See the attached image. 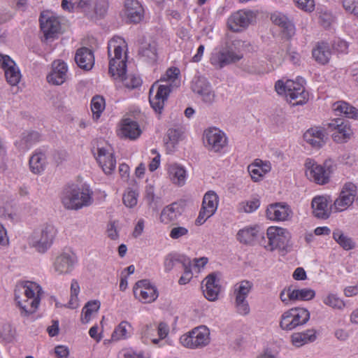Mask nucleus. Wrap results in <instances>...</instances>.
<instances>
[{
  "instance_id": "37998d69",
  "label": "nucleus",
  "mask_w": 358,
  "mask_h": 358,
  "mask_svg": "<svg viewBox=\"0 0 358 358\" xmlns=\"http://www.w3.org/2000/svg\"><path fill=\"white\" fill-rule=\"evenodd\" d=\"M182 133L183 131L181 127L171 128L167 131L166 136L168 140H165V145L169 152L173 151L175 146L180 141Z\"/></svg>"
},
{
  "instance_id": "c9c22d12",
  "label": "nucleus",
  "mask_w": 358,
  "mask_h": 358,
  "mask_svg": "<svg viewBox=\"0 0 358 358\" xmlns=\"http://www.w3.org/2000/svg\"><path fill=\"white\" fill-rule=\"evenodd\" d=\"M333 110L338 115H343L348 118L358 120V109L345 101H339L334 103Z\"/></svg>"
},
{
  "instance_id": "bf43d9fd",
  "label": "nucleus",
  "mask_w": 358,
  "mask_h": 358,
  "mask_svg": "<svg viewBox=\"0 0 358 358\" xmlns=\"http://www.w3.org/2000/svg\"><path fill=\"white\" fill-rule=\"evenodd\" d=\"M344 9L358 17V0H342Z\"/></svg>"
},
{
  "instance_id": "f704fd0d",
  "label": "nucleus",
  "mask_w": 358,
  "mask_h": 358,
  "mask_svg": "<svg viewBox=\"0 0 358 358\" xmlns=\"http://www.w3.org/2000/svg\"><path fill=\"white\" fill-rule=\"evenodd\" d=\"M312 55L316 62L321 64H326L329 62L331 55L329 44L324 42L318 43L313 50Z\"/></svg>"
},
{
  "instance_id": "bb28decb",
  "label": "nucleus",
  "mask_w": 358,
  "mask_h": 358,
  "mask_svg": "<svg viewBox=\"0 0 358 358\" xmlns=\"http://www.w3.org/2000/svg\"><path fill=\"white\" fill-rule=\"evenodd\" d=\"M75 62L77 65L85 71H90L94 64L93 52L86 47L78 48L75 55Z\"/></svg>"
},
{
  "instance_id": "0e129e2a",
  "label": "nucleus",
  "mask_w": 358,
  "mask_h": 358,
  "mask_svg": "<svg viewBox=\"0 0 358 358\" xmlns=\"http://www.w3.org/2000/svg\"><path fill=\"white\" fill-rule=\"evenodd\" d=\"M157 334L159 336V341L165 338L169 332V327L167 324L164 322H160L157 327Z\"/></svg>"
},
{
  "instance_id": "58836bf2",
  "label": "nucleus",
  "mask_w": 358,
  "mask_h": 358,
  "mask_svg": "<svg viewBox=\"0 0 358 358\" xmlns=\"http://www.w3.org/2000/svg\"><path fill=\"white\" fill-rule=\"evenodd\" d=\"M270 164L263 162L261 160H257L255 163L248 166V171L254 181L259 180L264 174L270 171Z\"/></svg>"
},
{
  "instance_id": "39448f33",
  "label": "nucleus",
  "mask_w": 358,
  "mask_h": 358,
  "mask_svg": "<svg viewBox=\"0 0 358 358\" xmlns=\"http://www.w3.org/2000/svg\"><path fill=\"white\" fill-rule=\"evenodd\" d=\"M62 202L69 210H78L89 206L93 202L92 192L87 187H70L64 190Z\"/></svg>"
},
{
  "instance_id": "a211bd4d",
  "label": "nucleus",
  "mask_w": 358,
  "mask_h": 358,
  "mask_svg": "<svg viewBox=\"0 0 358 358\" xmlns=\"http://www.w3.org/2000/svg\"><path fill=\"white\" fill-rule=\"evenodd\" d=\"M255 17V15L252 11L240 10L229 17L227 25L230 30L238 32L246 28Z\"/></svg>"
},
{
  "instance_id": "e2e57ef3",
  "label": "nucleus",
  "mask_w": 358,
  "mask_h": 358,
  "mask_svg": "<svg viewBox=\"0 0 358 358\" xmlns=\"http://www.w3.org/2000/svg\"><path fill=\"white\" fill-rule=\"evenodd\" d=\"M181 259L176 257L173 255L166 256L164 260V268L166 271H170L173 269L176 262H180Z\"/></svg>"
},
{
  "instance_id": "cd10ccee",
  "label": "nucleus",
  "mask_w": 358,
  "mask_h": 358,
  "mask_svg": "<svg viewBox=\"0 0 358 358\" xmlns=\"http://www.w3.org/2000/svg\"><path fill=\"white\" fill-rule=\"evenodd\" d=\"M271 21L282 29V33L287 39H290L295 34V27L293 22L288 17L280 13H275L271 16Z\"/></svg>"
},
{
  "instance_id": "7c9ffc66",
  "label": "nucleus",
  "mask_w": 358,
  "mask_h": 358,
  "mask_svg": "<svg viewBox=\"0 0 358 358\" xmlns=\"http://www.w3.org/2000/svg\"><path fill=\"white\" fill-rule=\"evenodd\" d=\"M317 339V331L314 329H309L304 331L296 332L291 335L290 342L296 348H300Z\"/></svg>"
},
{
  "instance_id": "4468645a",
  "label": "nucleus",
  "mask_w": 358,
  "mask_h": 358,
  "mask_svg": "<svg viewBox=\"0 0 358 358\" xmlns=\"http://www.w3.org/2000/svg\"><path fill=\"white\" fill-rule=\"evenodd\" d=\"M203 143L208 150L219 152L227 146V138L219 129L209 128L204 131Z\"/></svg>"
},
{
  "instance_id": "c85d7f7f",
  "label": "nucleus",
  "mask_w": 358,
  "mask_h": 358,
  "mask_svg": "<svg viewBox=\"0 0 358 358\" xmlns=\"http://www.w3.org/2000/svg\"><path fill=\"white\" fill-rule=\"evenodd\" d=\"M303 138L312 147L320 148L324 145L327 136L323 129L313 127L308 129L304 133Z\"/></svg>"
},
{
  "instance_id": "3c124183",
  "label": "nucleus",
  "mask_w": 358,
  "mask_h": 358,
  "mask_svg": "<svg viewBox=\"0 0 358 358\" xmlns=\"http://www.w3.org/2000/svg\"><path fill=\"white\" fill-rule=\"evenodd\" d=\"M80 292V285L78 282L73 279L71 284V296L67 307L71 309L76 308L78 306V296Z\"/></svg>"
},
{
  "instance_id": "a878e982",
  "label": "nucleus",
  "mask_w": 358,
  "mask_h": 358,
  "mask_svg": "<svg viewBox=\"0 0 358 358\" xmlns=\"http://www.w3.org/2000/svg\"><path fill=\"white\" fill-rule=\"evenodd\" d=\"M203 292L205 297L209 301H215L220 291L219 280L215 273L209 274L202 282Z\"/></svg>"
},
{
  "instance_id": "338daca9",
  "label": "nucleus",
  "mask_w": 358,
  "mask_h": 358,
  "mask_svg": "<svg viewBox=\"0 0 358 358\" xmlns=\"http://www.w3.org/2000/svg\"><path fill=\"white\" fill-rule=\"evenodd\" d=\"M152 152L153 154H157V155L152 159L150 164H149V169L150 171H155L159 166L160 164V155L157 152L156 150H152Z\"/></svg>"
},
{
  "instance_id": "79ce46f5",
  "label": "nucleus",
  "mask_w": 358,
  "mask_h": 358,
  "mask_svg": "<svg viewBox=\"0 0 358 358\" xmlns=\"http://www.w3.org/2000/svg\"><path fill=\"white\" fill-rule=\"evenodd\" d=\"M5 77L8 83L12 86H16L20 81L21 73L16 63L9 64L4 69Z\"/></svg>"
},
{
  "instance_id": "9b49d317",
  "label": "nucleus",
  "mask_w": 358,
  "mask_h": 358,
  "mask_svg": "<svg viewBox=\"0 0 358 358\" xmlns=\"http://www.w3.org/2000/svg\"><path fill=\"white\" fill-rule=\"evenodd\" d=\"M306 175L310 180L319 185L329 182L330 175L333 171L331 160H327L323 165L317 164L310 159L306 162Z\"/></svg>"
},
{
  "instance_id": "69168bd1",
  "label": "nucleus",
  "mask_w": 358,
  "mask_h": 358,
  "mask_svg": "<svg viewBox=\"0 0 358 358\" xmlns=\"http://www.w3.org/2000/svg\"><path fill=\"white\" fill-rule=\"evenodd\" d=\"M333 21V17L331 14L328 13H321L320 15V24L324 27H328L331 25Z\"/></svg>"
},
{
  "instance_id": "49530a36",
  "label": "nucleus",
  "mask_w": 358,
  "mask_h": 358,
  "mask_svg": "<svg viewBox=\"0 0 358 358\" xmlns=\"http://www.w3.org/2000/svg\"><path fill=\"white\" fill-rule=\"evenodd\" d=\"M105 108V100L99 95L94 96L91 101V110L94 119H99Z\"/></svg>"
},
{
  "instance_id": "1a4fd4ad",
  "label": "nucleus",
  "mask_w": 358,
  "mask_h": 358,
  "mask_svg": "<svg viewBox=\"0 0 358 358\" xmlns=\"http://www.w3.org/2000/svg\"><path fill=\"white\" fill-rule=\"evenodd\" d=\"M92 151L103 171L106 174H111L115 168L116 159L110 145L98 142L96 146H93Z\"/></svg>"
},
{
  "instance_id": "6e6552de",
  "label": "nucleus",
  "mask_w": 358,
  "mask_h": 358,
  "mask_svg": "<svg viewBox=\"0 0 358 358\" xmlns=\"http://www.w3.org/2000/svg\"><path fill=\"white\" fill-rule=\"evenodd\" d=\"M267 243H261L264 245V248L270 251L275 249L286 250L289 246V242L291 239L290 233L285 229L270 227L268 228L266 231ZM262 239L264 240V236H262Z\"/></svg>"
},
{
  "instance_id": "5701e85b",
  "label": "nucleus",
  "mask_w": 358,
  "mask_h": 358,
  "mask_svg": "<svg viewBox=\"0 0 358 358\" xmlns=\"http://www.w3.org/2000/svg\"><path fill=\"white\" fill-rule=\"evenodd\" d=\"M76 262V257L74 254L62 253L55 259V271L59 275L68 274L73 271Z\"/></svg>"
},
{
  "instance_id": "f257e3e1",
  "label": "nucleus",
  "mask_w": 358,
  "mask_h": 358,
  "mask_svg": "<svg viewBox=\"0 0 358 358\" xmlns=\"http://www.w3.org/2000/svg\"><path fill=\"white\" fill-rule=\"evenodd\" d=\"M127 50V44L122 38L115 36L109 41L108 44V72L114 78L121 79L126 87L134 89L141 86L142 81L140 77L134 75L125 77Z\"/></svg>"
},
{
  "instance_id": "b1692460",
  "label": "nucleus",
  "mask_w": 358,
  "mask_h": 358,
  "mask_svg": "<svg viewBox=\"0 0 358 358\" xmlns=\"http://www.w3.org/2000/svg\"><path fill=\"white\" fill-rule=\"evenodd\" d=\"M313 215L320 219H327L331 214L333 206H329V198L326 196H317L311 203Z\"/></svg>"
},
{
  "instance_id": "09e8293b",
  "label": "nucleus",
  "mask_w": 358,
  "mask_h": 358,
  "mask_svg": "<svg viewBox=\"0 0 358 358\" xmlns=\"http://www.w3.org/2000/svg\"><path fill=\"white\" fill-rule=\"evenodd\" d=\"M100 308V302L97 300L87 302L83 309L84 317H82L83 323H87L94 312H97Z\"/></svg>"
},
{
  "instance_id": "052dcab7",
  "label": "nucleus",
  "mask_w": 358,
  "mask_h": 358,
  "mask_svg": "<svg viewBox=\"0 0 358 358\" xmlns=\"http://www.w3.org/2000/svg\"><path fill=\"white\" fill-rule=\"evenodd\" d=\"M298 8L306 11L312 12L315 8L313 0H294Z\"/></svg>"
},
{
  "instance_id": "2eb2a0df",
  "label": "nucleus",
  "mask_w": 358,
  "mask_h": 358,
  "mask_svg": "<svg viewBox=\"0 0 358 358\" xmlns=\"http://www.w3.org/2000/svg\"><path fill=\"white\" fill-rule=\"evenodd\" d=\"M171 84L157 85V83H155L150 89L149 102L156 113H162L164 103L171 91Z\"/></svg>"
},
{
  "instance_id": "9d476101",
  "label": "nucleus",
  "mask_w": 358,
  "mask_h": 358,
  "mask_svg": "<svg viewBox=\"0 0 358 358\" xmlns=\"http://www.w3.org/2000/svg\"><path fill=\"white\" fill-rule=\"evenodd\" d=\"M180 343L187 348H203L210 343V331L206 326H199L181 336Z\"/></svg>"
},
{
  "instance_id": "e433bc0d",
  "label": "nucleus",
  "mask_w": 358,
  "mask_h": 358,
  "mask_svg": "<svg viewBox=\"0 0 358 358\" xmlns=\"http://www.w3.org/2000/svg\"><path fill=\"white\" fill-rule=\"evenodd\" d=\"M182 213V208L178 203H173L166 206L161 213L160 219L164 223L176 220Z\"/></svg>"
},
{
  "instance_id": "4d7b16f0",
  "label": "nucleus",
  "mask_w": 358,
  "mask_h": 358,
  "mask_svg": "<svg viewBox=\"0 0 358 358\" xmlns=\"http://www.w3.org/2000/svg\"><path fill=\"white\" fill-rule=\"evenodd\" d=\"M180 73V70L178 68H169L166 73L161 78V81H168L171 83H175L176 85L177 83H179V80H178V75Z\"/></svg>"
},
{
  "instance_id": "6e6d98bb",
  "label": "nucleus",
  "mask_w": 358,
  "mask_h": 358,
  "mask_svg": "<svg viewBox=\"0 0 358 358\" xmlns=\"http://www.w3.org/2000/svg\"><path fill=\"white\" fill-rule=\"evenodd\" d=\"M138 193L134 190H128L122 197L124 204L128 208H133L137 204Z\"/></svg>"
},
{
  "instance_id": "f3484780",
  "label": "nucleus",
  "mask_w": 358,
  "mask_h": 358,
  "mask_svg": "<svg viewBox=\"0 0 358 358\" xmlns=\"http://www.w3.org/2000/svg\"><path fill=\"white\" fill-rule=\"evenodd\" d=\"M218 203L219 198L217 194L213 191L207 192L203 196L201 208L196 220V224L201 225L213 216L217 209Z\"/></svg>"
},
{
  "instance_id": "6ab92c4d",
  "label": "nucleus",
  "mask_w": 358,
  "mask_h": 358,
  "mask_svg": "<svg viewBox=\"0 0 358 358\" xmlns=\"http://www.w3.org/2000/svg\"><path fill=\"white\" fill-rule=\"evenodd\" d=\"M134 294L143 303L152 302L158 296L156 288L148 280H141L135 284Z\"/></svg>"
},
{
  "instance_id": "f8f14e48",
  "label": "nucleus",
  "mask_w": 358,
  "mask_h": 358,
  "mask_svg": "<svg viewBox=\"0 0 358 358\" xmlns=\"http://www.w3.org/2000/svg\"><path fill=\"white\" fill-rule=\"evenodd\" d=\"M326 127L332 133L331 137L337 143H347L354 134L349 122L341 118L332 120Z\"/></svg>"
},
{
  "instance_id": "a18cd8bd",
  "label": "nucleus",
  "mask_w": 358,
  "mask_h": 358,
  "mask_svg": "<svg viewBox=\"0 0 358 358\" xmlns=\"http://www.w3.org/2000/svg\"><path fill=\"white\" fill-rule=\"evenodd\" d=\"M334 239L345 250H350L355 244L350 238L345 236L340 229H335L333 232Z\"/></svg>"
},
{
  "instance_id": "13d9d810",
  "label": "nucleus",
  "mask_w": 358,
  "mask_h": 358,
  "mask_svg": "<svg viewBox=\"0 0 358 358\" xmlns=\"http://www.w3.org/2000/svg\"><path fill=\"white\" fill-rule=\"evenodd\" d=\"M259 201L257 199L242 202L239 205V210L245 213H252L259 208Z\"/></svg>"
},
{
  "instance_id": "4be33fe9",
  "label": "nucleus",
  "mask_w": 358,
  "mask_h": 358,
  "mask_svg": "<svg viewBox=\"0 0 358 358\" xmlns=\"http://www.w3.org/2000/svg\"><path fill=\"white\" fill-rule=\"evenodd\" d=\"M68 67L65 62L61 60H55L52 64V71L47 76L49 83L60 85L63 84L67 78Z\"/></svg>"
},
{
  "instance_id": "f03ea898",
  "label": "nucleus",
  "mask_w": 358,
  "mask_h": 358,
  "mask_svg": "<svg viewBox=\"0 0 358 358\" xmlns=\"http://www.w3.org/2000/svg\"><path fill=\"white\" fill-rule=\"evenodd\" d=\"M41 287L36 282L23 281L18 282L15 289V301L22 316L34 313L39 305Z\"/></svg>"
},
{
  "instance_id": "393cba45",
  "label": "nucleus",
  "mask_w": 358,
  "mask_h": 358,
  "mask_svg": "<svg viewBox=\"0 0 358 358\" xmlns=\"http://www.w3.org/2000/svg\"><path fill=\"white\" fill-rule=\"evenodd\" d=\"M124 16L131 23H138L143 17V8L136 0H126L124 3Z\"/></svg>"
},
{
  "instance_id": "774afa93",
  "label": "nucleus",
  "mask_w": 358,
  "mask_h": 358,
  "mask_svg": "<svg viewBox=\"0 0 358 358\" xmlns=\"http://www.w3.org/2000/svg\"><path fill=\"white\" fill-rule=\"evenodd\" d=\"M55 354L59 358H66L69 355V348L64 345H58L55 349Z\"/></svg>"
},
{
  "instance_id": "20e7f679",
  "label": "nucleus",
  "mask_w": 358,
  "mask_h": 358,
  "mask_svg": "<svg viewBox=\"0 0 358 358\" xmlns=\"http://www.w3.org/2000/svg\"><path fill=\"white\" fill-rule=\"evenodd\" d=\"M304 80L302 78L296 82L287 80L286 82L278 80L275 88L277 93L285 96L287 101L292 106L303 105L308 101V93L303 87Z\"/></svg>"
},
{
  "instance_id": "de8ad7c7",
  "label": "nucleus",
  "mask_w": 358,
  "mask_h": 358,
  "mask_svg": "<svg viewBox=\"0 0 358 358\" xmlns=\"http://www.w3.org/2000/svg\"><path fill=\"white\" fill-rule=\"evenodd\" d=\"M323 303L334 309L340 310H343L345 307V303L344 301L334 294H329L325 296L323 299Z\"/></svg>"
},
{
  "instance_id": "603ef678",
  "label": "nucleus",
  "mask_w": 358,
  "mask_h": 358,
  "mask_svg": "<svg viewBox=\"0 0 358 358\" xmlns=\"http://www.w3.org/2000/svg\"><path fill=\"white\" fill-rule=\"evenodd\" d=\"M92 13L100 17H103L108 10V3L107 0H92Z\"/></svg>"
},
{
  "instance_id": "473e14b6",
  "label": "nucleus",
  "mask_w": 358,
  "mask_h": 358,
  "mask_svg": "<svg viewBox=\"0 0 358 358\" xmlns=\"http://www.w3.org/2000/svg\"><path fill=\"white\" fill-rule=\"evenodd\" d=\"M138 55L147 62H155L157 59L155 43L143 40L138 48Z\"/></svg>"
},
{
  "instance_id": "ea45409f",
  "label": "nucleus",
  "mask_w": 358,
  "mask_h": 358,
  "mask_svg": "<svg viewBox=\"0 0 358 358\" xmlns=\"http://www.w3.org/2000/svg\"><path fill=\"white\" fill-rule=\"evenodd\" d=\"M40 140V134L37 131H26L22 134L21 140L17 143L19 149L28 150Z\"/></svg>"
},
{
  "instance_id": "a19ab883",
  "label": "nucleus",
  "mask_w": 358,
  "mask_h": 358,
  "mask_svg": "<svg viewBox=\"0 0 358 358\" xmlns=\"http://www.w3.org/2000/svg\"><path fill=\"white\" fill-rule=\"evenodd\" d=\"M259 232L258 227H246L238 231L237 239L240 243L251 244L258 236Z\"/></svg>"
},
{
  "instance_id": "4c0bfd02",
  "label": "nucleus",
  "mask_w": 358,
  "mask_h": 358,
  "mask_svg": "<svg viewBox=\"0 0 358 358\" xmlns=\"http://www.w3.org/2000/svg\"><path fill=\"white\" fill-rule=\"evenodd\" d=\"M169 176L171 180L178 186H182L186 181V171L177 164H170L168 168Z\"/></svg>"
},
{
  "instance_id": "7ed1b4c3",
  "label": "nucleus",
  "mask_w": 358,
  "mask_h": 358,
  "mask_svg": "<svg viewBox=\"0 0 358 358\" xmlns=\"http://www.w3.org/2000/svg\"><path fill=\"white\" fill-rule=\"evenodd\" d=\"M248 45L245 41L239 39H231L227 36V39L220 50L211 55L210 62L217 69L236 63L243 57L241 50Z\"/></svg>"
},
{
  "instance_id": "dca6fc26",
  "label": "nucleus",
  "mask_w": 358,
  "mask_h": 358,
  "mask_svg": "<svg viewBox=\"0 0 358 358\" xmlns=\"http://www.w3.org/2000/svg\"><path fill=\"white\" fill-rule=\"evenodd\" d=\"M357 187L352 182H345L341 190L338 197L334 201L333 208L336 212H342L350 207L357 195Z\"/></svg>"
},
{
  "instance_id": "72a5a7b5",
  "label": "nucleus",
  "mask_w": 358,
  "mask_h": 358,
  "mask_svg": "<svg viewBox=\"0 0 358 358\" xmlns=\"http://www.w3.org/2000/svg\"><path fill=\"white\" fill-rule=\"evenodd\" d=\"M120 132L123 137L134 140L140 136L141 130L136 122L125 119L122 122Z\"/></svg>"
},
{
  "instance_id": "2f4dec72",
  "label": "nucleus",
  "mask_w": 358,
  "mask_h": 358,
  "mask_svg": "<svg viewBox=\"0 0 358 358\" xmlns=\"http://www.w3.org/2000/svg\"><path fill=\"white\" fill-rule=\"evenodd\" d=\"M292 213L287 205L275 203L271 205L266 210V216L269 220L275 221L287 220Z\"/></svg>"
},
{
  "instance_id": "412c9836",
  "label": "nucleus",
  "mask_w": 358,
  "mask_h": 358,
  "mask_svg": "<svg viewBox=\"0 0 358 358\" xmlns=\"http://www.w3.org/2000/svg\"><path fill=\"white\" fill-rule=\"evenodd\" d=\"M39 20L41 31L46 39L54 38L60 30V22L58 18L52 15L41 13Z\"/></svg>"
},
{
  "instance_id": "0eeeda50",
  "label": "nucleus",
  "mask_w": 358,
  "mask_h": 358,
  "mask_svg": "<svg viewBox=\"0 0 358 358\" xmlns=\"http://www.w3.org/2000/svg\"><path fill=\"white\" fill-rule=\"evenodd\" d=\"M309 311L304 308H292L285 311L280 320V327L285 331H292L308 322Z\"/></svg>"
},
{
  "instance_id": "680f3d73",
  "label": "nucleus",
  "mask_w": 358,
  "mask_h": 358,
  "mask_svg": "<svg viewBox=\"0 0 358 358\" xmlns=\"http://www.w3.org/2000/svg\"><path fill=\"white\" fill-rule=\"evenodd\" d=\"M188 234V229L184 227H174L171 229L169 236L173 239H178Z\"/></svg>"
},
{
  "instance_id": "c756f323",
  "label": "nucleus",
  "mask_w": 358,
  "mask_h": 358,
  "mask_svg": "<svg viewBox=\"0 0 358 358\" xmlns=\"http://www.w3.org/2000/svg\"><path fill=\"white\" fill-rule=\"evenodd\" d=\"M47 164V156L41 150H36L29 160V169L34 174H40L43 172Z\"/></svg>"
},
{
  "instance_id": "423d86ee",
  "label": "nucleus",
  "mask_w": 358,
  "mask_h": 358,
  "mask_svg": "<svg viewBox=\"0 0 358 358\" xmlns=\"http://www.w3.org/2000/svg\"><path fill=\"white\" fill-rule=\"evenodd\" d=\"M56 234L51 224H43L35 229L29 238V243L39 252H45L52 245Z\"/></svg>"
},
{
  "instance_id": "c03bdc74",
  "label": "nucleus",
  "mask_w": 358,
  "mask_h": 358,
  "mask_svg": "<svg viewBox=\"0 0 358 358\" xmlns=\"http://www.w3.org/2000/svg\"><path fill=\"white\" fill-rule=\"evenodd\" d=\"M315 296V292L310 288L292 289L289 297L294 301H309Z\"/></svg>"
},
{
  "instance_id": "8fccbe9b",
  "label": "nucleus",
  "mask_w": 358,
  "mask_h": 358,
  "mask_svg": "<svg viewBox=\"0 0 358 358\" xmlns=\"http://www.w3.org/2000/svg\"><path fill=\"white\" fill-rule=\"evenodd\" d=\"M156 329L157 326L155 324H148L144 327L141 332V337L144 343H148L150 341L154 344L159 343V339L154 338Z\"/></svg>"
},
{
  "instance_id": "864d4df0",
  "label": "nucleus",
  "mask_w": 358,
  "mask_h": 358,
  "mask_svg": "<svg viewBox=\"0 0 358 358\" xmlns=\"http://www.w3.org/2000/svg\"><path fill=\"white\" fill-rule=\"evenodd\" d=\"M128 328H130L129 322L127 321L121 322L113 332L112 339L113 341H119L126 338L127 337Z\"/></svg>"
},
{
  "instance_id": "ddd939ff",
  "label": "nucleus",
  "mask_w": 358,
  "mask_h": 358,
  "mask_svg": "<svg viewBox=\"0 0 358 358\" xmlns=\"http://www.w3.org/2000/svg\"><path fill=\"white\" fill-rule=\"evenodd\" d=\"M252 288V283L248 280H243L234 287L235 306L237 312L241 315H247L250 313V306L246 299Z\"/></svg>"
},
{
  "instance_id": "5fc2aeb1",
  "label": "nucleus",
  "mask_w": 358,
  "mask_h": 358,
  "mask_svg": "<svg viewBox=\"0 0 358 358\" xmlns=\"http://www.w3.org/2000/svg\"><path fill=\"white\" fill-rule=\"evenodd\" d=\"M92 0H71V4L74 8L80 9L86 15L91 16L92 14Z\"/></svg>"
},
{
  "instance_id": "aec40b11",
  "label": "nucleus",
  "mask_w": 358,
  "mask_h": 358,
  "mask_svg": "<svg viewBox=\"0 0 358 358\" xmlns=\"http://www.w3.org/2000/svg\"><path fill=\"white\" fill-rule=\"evenodd\" d=\"M192 90L194 93L199 94L205 103L210 104L214 101V92L205 78H195L192 81Z\"/></svg>"
}]
</instances>
